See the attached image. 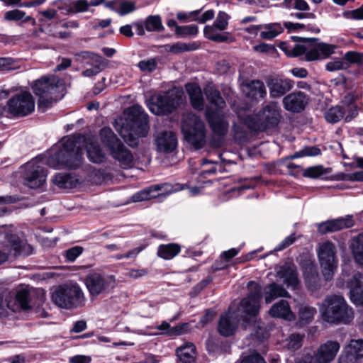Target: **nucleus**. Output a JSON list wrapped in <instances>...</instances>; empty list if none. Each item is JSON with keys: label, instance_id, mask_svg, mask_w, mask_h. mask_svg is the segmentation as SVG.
Masks as SVG:
<instances>
[{"label": "nucleus", "instance_id": "15", "mask_svg": "<svg viewBox=\"0 0 363 363\" xmlns=\"http://www.w3.org/2000/svg\"><path fill=\"white\" fill-rule=\"evenodd\" d=\"M24 184L32 189L42 186L46 181L47 172L36 161L27 162L23 167Z\"/></svg>", "mask_w": 363, "mask_h": 363}, {"label": "nucleus", "instance_id": "34", "mask_svg": "<svg viewBox=\"0 0 363 363\" xmlns=\"http://www.w3.org/2000/svg\"><path fill=\"white\" fill-rule=\"evenodd\" d=\"M247 89V96L258 100L262 99L267 96V90L263 82L260 80H252L246 85Z\"/></svg>", "mask_w": 363, "mask_h": 363}, {"label": "nucleus", "instance_id": "44", "mask_svg": "<svg viewBox=\"0 0 363 363\" xmlns=\"http://www.w3.org/2000/svg\"><path fill=\"white\" fill-rule=\"evenodd\" d=\"M346 347L356 356L360 361L363 358V340H351Z\"/></svg>", "mask_w": 363, "mask_h": 363}, {"label": "nucleus", "instance_id": "7", "mask_svg": "<svg viewBox=\"0 0 363 363\" xmlns=\"http://www.w3.org/2000/svg\"><path fill=\"white\" fill-rule=\"evenodd\" d=\"M182 131L185 140L196 149L205 143L206 130L203 122L196 114L184 113L182 119Z\"/></svg>", "mask_w": 363, "mask_h": 363}, {"label": "nucleus", "instance_id": "4", "mask_svg": "<svg viewBox=\"0 0 363 363\" xmlns=\"http://www.w3.org/2000/svg\"><path fill=\"white\" fill-rule=\"evenodd\" d=\"M77 139L68 137L63 140L62 147L54 157L50 158V165L75 169L80 166L82 160V150L77 146Z\"/></svg>", "mask_w": 363, "mask_h": 363}, {"label": "nucleus", "instance_id": "36", "mask_svg": "<svg viewBox=\"0 0 363 363\" xmlns=\"http://www.w3.org/2000/svg\"><path fill=\"white\" fill-rule=\"evenodd\" d=\"M350 248L354 260L363 264V233L358 234L351 240Z\"/></svg>", "mask_w": 363, "mask_h": 363}, {"label": "nucleus", "instance_id": "55", "mask_svg": "<svg viewBox=\"0 0 363 363\" xmlns=\"http://www.w3.org/2000/svg\"><path fill=\"white\" fill-rule=\"evenodd\" d=\"M10 310V299L9 292L0 294V315H6Z\"/></svg>", "mask_w": 363, "mask_h": 363}, {"label": "nucleus", "instance_id": "23", "mask_svg": "<svg viewBox=\"0 0 363 363\" xmlns=\"http://www.w3.org/2000/svg\"><path fill=\"white\" fill-rule=\"evenodd\" d=\"M347 286L350 289V299L356 304L363 306V274L354 273L347 281Z\"/></svg>", "mask_w": 363, "mask_h": 363}, {"label": "nucleus", "instance_id": "14", "mask_svg": "<svg viewBox=\"0 0 363 363\" xmlns=\"http://www.w3.org/2000/svg\"><path fill=\"white\" fill-rule=\"evenodd\" d=\"M249 293L240 302L242 313L250 317H256L260 308L262 287L255 281H251L247 284Z\"/></svg>", "mask_w": 363, "mask_h": 363}, {"label": "nucleus", "instance_id": "31", "mask_svg": "<svg viewBox=\"0 0 363 363\" xmlns=\"http://www.w3.org/2000/svg\"><path fill=\"white\" fill-rule=\"evenodd\" d=\"M305 54V59L307 61H313L319 59L320 52L317 44L311 48L310 45L306 44H297L292 49V55L297 57Z\"/></svg>", "mask_w": 363, "mask_h": 363}, {"label": "nucleus", "instance_id": "8", "mask_svg": "<svg viewBox=\"0 0 363 363\" xmlns=\"http://www.w3.org/2000/svg\"><path fill=\"white\" fill-rule=\"evenodd\" d=\"M53 302L59 307L71 308L83 306L86 298L78 285H62L57 287L52 294Z\"/></svg>", "mask_w": 363, "mask_h": 363}, {"label": "nucleus", "instance_id": "54", "mask_svg": "<svg viewBox=\"0 0 363 363\" xmlns=\"http://www.w3.org/2000/svg\"><path fill=\"white\" fill-rule=\"evenodd\" d=\"M135 6L134 3L125 1H121L119 0L118 8V10H116V12L120 16H125L129 13L133 12L135 11Z\"/></svg>", "mask_w": 363, "mask_h": 363}, {"label": "nucleus", "instance_id": "46", "mask_svg": "<svg viewBox=\"0 0 363 363\" xmlns=\"http://www.w3.org/2000/svg\"><path fill=\"white\" fill-rule=\"evenodd\" d=\"M161 189V186L160 185H155L148 189H144L140 191L133 195L132 199L134 202H140L142 201L149 200L153 197V196L150 195L152 190L154 191H160Z\"/></svg>", "mask_w": 363, "mask_h": 363}, {"label": "nucleus", "instance_id": "11", "mask_svg": "<svg viewBox=\"0 0 363 363\" xmlns=\"http://www.w3.org/2000/svg\"><path fill=\"white\" fill-rule=\"evenodd\" d=\"M318 257L321 267L322 274L325 281L333 279L337 267V258L335 245L330 241L319 245Z\"/></svg>", "mask_w": 363, "mask_h": 363}, {"label": "nucleus", "instance_id": "24", "mask_svg": "<svg viewBox=\"0 0 363 363\" xmlns=\"http://www.w3.org/2000/svg\"><path fill=\"white\" fill-rule=\"evenodd\" d=\"M157 151L163 153L173 152L177 145V139L172 131H164L158 134L155 140Z\"/></svg>", "mask_w": 363, "mask_h": 363}, {"label": "nucleus", "instance_id": "51", "mask_svg": "<svg viewBox=\"0 0 363 363\" xmlns=\"http://www.w3.org/2000/svg\"><path fill=\"white\" fill-rule=\"evenodd\" d=\"M320 154V150L319 148L316 147H305L301 150L294 153L291 157V158H298L302 157H312L316 156Z\"/></svg>", "mask_w": 363, "mask_h": 363}, {"label": "nucleus", "instance_id": "61", "mask_svg": "<svg viewBox=\"0 0 363 363\" xmlns=\"http://www.w3.org/2000/svg\"><path fill=\"white\" fill-rule=\"evenodd\" d=\"M296 240L294 233L284 238L276 247L275 250L281 251L292 245Z\"/></svg>", "mask_w": 363, "mask_h": 363}, {"label": "nucleus", "instance_id": "41", "mask_svg": "<svg viewBox=\"0 0 363 363\" xmlns=\"http://www.w3.org/2000/svg\"><path fill=\"white\" fill-rule=\"evenodd\" d=\"M346 111L344 108L336 106L329 108L325 113L326 121L331 123H335L343 118Z\"/></svg>", "mask_w": 363, "mask_h": 363}, {"label": "nucleus", "instance_id": "9", "mask_svg": "<svg viewBox=\"0 0 363 363\" xmlns=\"http://www.w3.org/2000/svg\"><path fill=\"white\" fill-rule=\"evenodd\" d=\"M184 101V91L179 89H172L164 94L157 95L151 99L150 110L155 115H164L172 113Z\"/></svg>", "mask_w": 363, "mask_h": 363}, {"label": "nucleus", "instance_id": "43", "mask_svg": "<svg viewBox=\"0 0 363 363\" xmlns=\"http://www.w3.org/2000/svg\"><path fill=\"white\" fill-rule=\"evenodd\" d=\"M145 28L149 32L161 31L164 29L161 17L159 15L149 16L144 21Z\"/></svg>", "mask_w": 363, "mask_h": 363}, {"label": "nucleus", "instance_id": "64", "mask_svg": "<svg viewBox=\"0 0 363 363\" xmlns=\"http://www.w3.org/2000/svg\"><path fill=\"white\" fill-rule=\"evenodd\" d=\"M342 179L347 181L363 182V171L356 172L352 174L345 175Z\"/></svg>", "mask_w": 363, "mask_h": 363}, {"label": "nucleus", "instance_id": "58", "mask_svg": "<svg viewBox=\"0 0 363 363\" xmlns=\"http://www.w3.org/2000/svg\"><path fill=\"white\" fill-rule=\"evenodd\" d=\"M323 169L321 166H315L304 169L303 174L305 177L316 178L323 175Z\"/></svg>", "mask_w": 363, "mask_h": 363}, {"label": "nucleus", "instance_id": "38", "mask_svg": "<svg viewBox=\"0 0 363 363\" xmlns=\"http://www.w3.org/2000/svg\"><path fill=\"white\" fill-rule=\"evenodd\" d=\"M52 182L60 188L71 189L75 186L77 179L68 173H58L52 178Z\"/></svg>", "mask_w": 363, "mask_h": 363}, {"label": "nucleus", "instance_id": "27", "mask_svg": "<svg viewBox=\"0 0 363 363\" xmlns=\"http://www.w3.org/2000/svg\"><path fill=\"white\" fill-rule=\"evenodd\" d=\"M202 10L203 8L189 13L179 12L177 13V18L180 21H194L200 24H204L214 18L215 11L213 9L207 10L201 13Z\"/></svg>", "mask_w": 363, "mask_h": 363}, {"label": "nucleus", "instance_id": "30", "mask_svg": "<svg viewBox=\"0 0 363 363\" xmlns=\"http://www.w3.org/2000/svg\"><path fill=\"white\" fill-rule=\"evenodd\" d=\"M269 313L272 317L280 318L287 320H292L295 318V315L291 311L289 304L286 300H281L274 304L269 311Z\"/></svg>", "mask_w": 363, "mask_h": 363}, {"label": "nucleus", "instance_id": "60", "mask_svg": "<svg viewBox=\"0 0 363 363\" xmlns=\"http://www.w3.org/2000/svg\"><path fill=\"white\" fill-rule=\"evenodd\" d=\"M317 45L319 52H320L325 57H327L334 53L335 49L336 48L335 45L327 43H318Z\"/></svg>", "mask_w": 363, "mask_h": 363}, {"label": "nucleus", "instance_id": "35", "mask_svg": "<svg viewBox=\"0 0 363 363\" xmlns=\"http://www.w3.org/2000/svg\"><path fill=\"white\" fill-rule=\"evenodd\" d=\"M196 347L194 344L188 342L178 347L176 353L183 363H192L195 359Z\"/></svg>", "mask_w": 363, "mask_h": 363}, {"label": "nucleus", "instance_id": "47", "mask_svg": "<svg viewBox=\"0 0 363 363\" xmlns=\"http://www.w3.org/2000/svg\"><path fill=\"white\" fill-rule=\"evenodd\" d=\"M175 33L179 37L195 36L198 33V27L195 25L177 26Z\"/></svg>", "mask_w": 363, "mask_h": 363}, {"label": "nucleus", "instance_id": "22", "mask_svg": "<svg viewBox=\"0 0 363 363\" xmlns=\"http://www.w3.org/2000/svg\"><path fill=\"white\" fill-rule=\"evenodd\" d=\"M308 96L301 91H294L285 96L282 100L284 108L293 113L303 111L308 103Z\"/></svg>", "mask_w": 363, "mask_h": 363}, {"label": "nucleus", "instance_id": "37", "mask_svg": "<svg viewBox=\"0 0 363 363\" xmlns=\"http://www.w3.org/2000/svg\"><path fill=\"white\" fill-rule=\"evenodd\" d=\"M181 251V247L177 243L162 244L157 248V255L163 259H171Z\"/></svg>", "mask_w": 363, "mask_h": 363}, {"label": "nucleus", "instance_id": "33", "mask_svg": "<svg viewBox=\"0 0 363 363\" xmlns=\"http://www.w3.org/2000/svg\"><path fill=\"white\" fill-rule=\"evenodd\" d=\"M264 299L267 303H270L272 301L279 297H289V293L286 291V289L276 284L272 283L264 287Z\"/></svg>", "mask_w": 363, "mask_h": 363}, {"label": "nucleus", "instance_id": "63", "mask_svg": "<svg viewBox=\"0 0 363 363\" xmlns=\"http://www.w3.org/2000/svg\"><path fill=\"white\" fill-rule=\"evenodd\" d=\"M282 28L281 26H277V30H272V28H269L267 30L262 31L260 33V36L264 39H272L275 38L278 34L281 33Z\"/></svg>", "mask_w": 363, "mask_h": 363}, {"label": "nucleus", "instance_id": "16", "mask_svg": "<svg viewBox=\"0 0 363 363\" xmlns=\"http://www.w3.org/2000/svg\"><path fill=\"white\" fill-rule=\"evenodd\" d=\"M4 238L7 244L4 245L2 250L0 249V265L8 259L11 251H13L15 255L29 253L30 246L26 245L17 235L6 232Z\"/></svg>", "mask_w": 363, "mask_h": 363}, {"label": "nucleus", "instance_id": "49", "mask_svg": "<svg viewBox=\"0 0 363 363\" xmlns=\"http://www.w3.org/2000/svg\"><path fill=\"white\" fill-rule=\"evenodd\" d=\"M344 60L350 64L363 67V52L348 51L344 55Z\"/></svg>", "mask_w": 363, "mask_h": 363}, {"label": "nucleus", "instance_id": "28", "mask_svg": "<svg viewBox=\"0 0 363 363\" xmlns=\"http://www.w3.org/2000/svg\"><path fill=\"white\" fill-rule=\"evenodd\" d=\"M185 89L192 107L197 111L203 110L205 101L201 87L196 83H188L185 85Z\"/></svg>", "mask_w": 363, "mask_h": 363}, {"label": "nucleus", "instance_id": "40", "mask_svg": "<svg viewBox=\"0 0 363 363\" xmlns=\"http://www.w3.org/2000/svg\"><path fill=\"white\" fill-rule=\"evenodd\" d=\"M104 0H91L90 3H88L86 0H78L70 4L68 11L69 13L85 11L88 9L89 6H97L104 2Z\"/></svg>", "mask_w": 363, "mask_h": 363}, {"label": "nucleus", "instance_id": "29", "mask_svg": "<svg viewBox=\"0 0 363 363\" xmlns=\"http://www.w3.org/2000/svg\"><path fill=\"white\" fill-rule=\"evenodd\" d=\"M238 327V320L234 317L233 313L228 311L222 315L218 322V332L225 337L232 335Z\"/></svg>", "mask_w": 363, "mask_h": 363}, {"label": "nucleus", "instance_id": "5", "mask_svg": "<svg viewBox=\"0 0 363 363\" xmlns=\"http://www.w3.org/2000/svg\"><path fill=\"white\" fill-rule=\"evenodd\" d=\"M281 110L279 104L271 101L259 111L256 118L247 116L244 123L254 131H264L278 125L281 118Z\"/></svg>", "mask_w": 363, "mask_h": 363}, {"label": "nucleus", "instance_id": "12", "mask_svg": "<svg viewBox=\"0 0 363 363\" xmlns=\"http://www.w3.org/2000/svg\"><path fill=\"white\" fill-rule=\"evenodd\" d=\"M85 286L91 297H97L109 293L116 284L113 275L93 272L88 274L84 280Z\"/></svg>", "mask_w": 363, "mask_h": 363}, {"label": "nucleus", "instance_id": "2", "mask_svg": "<svg viewBox=\"0 0 363 363\" xmlns=\"http://www.w3.org/2000/svg\"><path fill=\"white\" fill-rule=\"evenodd\" d=\"M127 118L118 130L120 135L131 147L138 144L139 137L147 135L149 130L147 114L136 104L126 109Z\"/></svg>", "mask_w": 363, "mask_h": 363}, {"label": "nucleus", "instance_id": "17", "mask_svg": "<svg viewBox=\"0 0 363 363\" xmlns=\"http://www.w3.org/2000/svg\"><path fill=\"white\" fill-rule=\"evenodd\" d=\"M229 18L230 16L225 12L219 11L213 23L204 27L203 33L206 38L217 43L226 41L228 37L218 32L227 29Z\"/></svg>", "mask_w": 363, "mask_h": 363}, {"label": "nucleus", "instance_id": "32", "mask_svg": "<svg viewBox=\"0 0 363 363\" xmlns=\"http://www.w3.org/2000/svg\"><path fill=\"white\" fill-rule=\"evenodd\" d=\"M277 276L282 279L284 283L289 287L296 289L299 284L298 273L294 267L287 265L281 267L277 272Z\"/></svg>", "mask_w": 363, "mask_h": 363}, {"label": "nucleus", "instance_id": "39", "mask_svg": "<svg viewBox=\"0 0 363 363\" xmlns=\"http://www.w3.org/2000/svg\"><path fill=\"white\" fill-rule=\"evenodd\" d=\"M86 152L89 160L95 163H100L104 161L105 155L96 142L86 143Z\"/></svg>", "mask_w": 363, "mask_h": 363}, {"label": "nucleus", "instance_id": "57", "mask_svg": "<svg viewBox=\"0 0 363 363\" xmlns=\"http://www.w3.org/2000/svg\"><path fill=\"white\" fill-rule=\"evenodd\" d=\"M83 252V247L80 246L72 247L65 252V257L69 262L74 261Z\"/></svg>", "mask_w": 363, "mask_h": 363}, {"label": "nucleus", "instance_id": "21", "mask_svg": "<svg viewBox=\"0 0 363 363\" xmlns=\"http://www.w3.org/2000/svg\"><path fill=\"white\" fill-rule=\"evenodd\" d=\"M354 225L352 216H346L337 219L328 220L322 222L318 225V231L321 234L334 233L345 228H349Z\"/></svg>", "mask_w": 363, "mask_h": 363}, {"label": "nucleus", "instance_id": "20", "mask_svg": "<svg viewBox=\"0 0 363 363\" xmlns=\"http://www.w3.org/2000/svg\"><path fill=\"white\" fill-rule=\"evenodd\" d=\"M9 298L10 311L13 312L28 311L31 308L30 292L27 288H21L15 293L9 292Z\"/></svg>", "mask_w": 363, "mask_h": 363}, {"label": "nucleus", "instance_id": "25", "mask_svg": "<svg viewBox=\"0 0 363 363\" xmlns=\"http://www.w3.org/2000/svg\"><path fill=\"white\" fill-rule=\"evenodd\" d=\"M206 118L213 130L218 135H225L228 130V123L223 115L218 112L211 111V108L206 109Z\"/></svg>", "mask_w": 363, "mask_h": 363}, {"label": "nucleus", "instance_id": "19", "mask_svg": "<svg viewBox=\"0 0 363 363\" xmlns=\"http://www.w3.org/2000/svg\"><path fill=\"white\" fill-rule=\"evenodd\" d=\"M340 349L337 341L328 340L318 347L313 357L315 363H330L335 359Z\"/></svg>", "mask_w": 363, "mask_h": 363}, {"label": "nucleus", "instance_id": "6", "mask_svg": "<svg viewBox=\"0 0 363 363\" xmlns=\"http://www.w3.org/2000/svg\"><path fill=\"white\" fill-rule=\"evenodd\" d=\"M99 135L102 143L110 150L111 156L120 163L123 168H129L133 166L132 153L124 146L110 128H103L100 130Z\"/></svg>", "mask_w": 363, "mask_h": 363}, {"label": "nucleus", "instance_id": "50", "mask_svg": "<svg viewBox=\"0 0 363 363\" xmlns=\"http://www.w3.org/2000/svg\"><path fill=\"white\" fill-rule=\"evenodd\" d=\"M359 359L345 346L338 357V363H359Z\"/></svg>", "mask_w": 363, "mask_h": 363}, {"label": "nucleus", "instance_id": "45", "mask_svg": "<svg viewBox=\"0 0 363 363\" xmlns=\"http://www.w3.org/2000/svg\"><path fill=\"white\" fill-rule=\"evenodd\" d=\"M157 60L155 58H149L141 60L138 62V67L140 70L145 73H152L157 68Z\"/></svg>", "mask_w": 363, "mask_h": 363}, {"label": "nucleus", "instance_id": "52", "mask_svg": "<svg viewBox=\"0 0 363 363\" xmlns=\"http://www.w3.org/2000/svg\"><path fill=\"white\" fill-rule=\"evenodd\" d=\"M326 69L329 72L347 69L349 67L348 62L342 60H336L326 64Z\"/></svg>", "mask_w": 363, "mask_h": 363}, {"label": "nucleus", "instance_id": "1", "mask_svg": "<svg viewBox=\"0 0 363 363\" xmlns=\"http://www.w3.org/2000/svg\"><path fill=\"white\" fill-rule=\"evenodd\" d=\"M323 321L330 324H349L354 318V312L345 298L339 294L326 296L319 306Z\"/></svg>", "mask_w": 363, "mask_h": 363}, {"label": "nucleus", "instance_id": "26", "mask_svg": "<svg viewBox=\"0 0 363 363\" xmlns=\"http://www.w3.org/2000/svg\"><path fill=\"white\" fill-rule=\"evenodd\" d=\"M204 94L209 104L206 108H211V111L218 112L219 110H222L225 107V100L213 84H207L204 88Z\"/></svg>", "mask_w": 363, "mask_h": 363}, {"label": "nucleus", "instance_id": "18", "mask_svg": "<svg viewBox=\"0 0 363 363\" xmlns=\"http://www.w3.org/2000/svg\"><path fill=\"white\" fill-rule=\"evenodd\" d=\"M266 84L269 91V96L272 99L284 96L294 86L293 80L278 74L269 75L266 79Z\"/></svg>", "mask_w": 363, "mask_h": 363}, {"label": "nucleus", "instance_id": "56", "mask_svg": "<svg viewBox=\"0 0 363 363\" xmlns=\"http://www.w3.org/2000/svg\"><path fill=\"white\" fill-rule=\"evenodd\" d=\"M26 16V13L21 10L14 9L6 11L4 14V18L6 21H18L22 20Z\"/></svg>", "mask_w": 363, "mask_h": 363}, {"label": "nucleus", "instance_id": "3", "mask_svg": "<svg viewBox=\"0 0 363 363\" xmlns=\"http://www.w3.org/2000/svg\"><path fill=\"white\" fill-rule=\"evenodd\" d=\"M62 81L56 76H45L36 80L32 89L33 93L39 96L38 106L41 112H45L60 98L59 88Z\"/></svg>", "mask_w": 363, "mask_h": 363}, {"label": "nucleus", "instance_id": "62", "mask_svg": "<svg viewBox=\"0 0 363 363\" xmlns=\"http://www.w3.org/2000/svg\"><path fill=\"white\" fill-rule=\"evenodd\" d=\"M241 363H266L263 357L258 353H253L242 359Z\"/></svg>", "mask_w": 363, "mask_h": 363}, {"label": "nucleus", "instance_id": "48", "mask_svg": "<svg viewBox=\"0 0 363 363\" xmlns=\"http://www.w3.org/2000/svg\"><path fill=\"white\" fill-rule=\"evenodd\" d=\"M283 6L287 9H294L298 11H309L310 8L305 0H284Z\"/></svg>", "mask_w": 363, "mask_h": 363}, {"label": "nucleus", "instance_id": "42", "mask_svg": "<svg viewBox=\"0 0 363 363\" xmlns=\"http://www.w3.org/2000/svg\"><path fill=\"white\" fill-rule=\"evenodd\" d=\"M316 313V309L313 307L301 306L298 310L299 323L306 325L311 322Z\"/></svg>", "mask_w": 363, "mask_h": 363}, {"label": "nucleus", "instance_id": "13", "mask_svg": "<svg viewBox=\"0 0 363 363\" xmlns=\"http://www.w3.org/2000/svg\"><path fill=\"white\" fill-rule=\"evenodd\" d=\"M77 60L81 61L86 67L82 75L84 77H92L103 70L108 65V61L101 55L89 51H82L76 54Z\"/></svg>", "mask_w": 363, "mask_h": 363}, {"label": "nucleus", "instance_id": "10", "mask_svg": "<svg viewBox=\"0 0 363 363\" xmlns=\"http://www.w3.org/2000/svg\"><path fill=\"white\" fill-rule=\"evenodd\" d=\"M35 106L33 95L28 91H22L11 96L7 101L4 111L14 118L26 117L31 114Z\"/></svg>", "mask_w": 363, "mask_h": 363}, {"label": "nucleus", "instance_id": "53", "mask_svg": "<svg viewBox=\"0 0 363 363\" xmlns=\"http://www.w3.org/2000/svg\"><path fill=\"white\" fill-rule=\"evenodd\" d=\"M303 336L300 334H292L288 340L287 347L289 350H296L302 345Z\"/></svg>", "mask_w": 363, "mask_h": 363}, {"label": "nucleus", "instance_id": "59", "mask_svg": "<svg viewBox=\"0 0 363 363\" xmlns=\"http://www.w3.org/2000/svg\"><path fill=\"white\" fill-rule=\"evenodd\" d=\"M194 50V48L186 43H177L170 46L169 51L174 53L182 52Z\"/></svg>", "mask_w": 363, "mask_h": 363}]
</instances>
